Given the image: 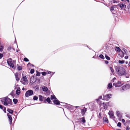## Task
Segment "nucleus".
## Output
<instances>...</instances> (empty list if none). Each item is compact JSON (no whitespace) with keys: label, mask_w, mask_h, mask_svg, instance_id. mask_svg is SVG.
<instances>
[{"label":"nucleus","mask_w":130,"mask_h":130,"mask_svg":"<svg viewBox=\"0 0 130 130\" xmlns=\"http://www.w3.org/2000/svg\"><path fill=\"white\" fill-rule=\"evenodd\" d=\"M7 115L8 118L10 123V124H11L12 123V117H11V116L9 115V113H7Z\"/></svg>","instance_id":"9d476101"},{"label":"nucleus","mask_w":130,"mask_h":130,"mask_svg":"<svg viewBox=\"0 0 130 130\" xmlns=\"http://www.w3.org/2000/svg\"><path fill=\"white\" fill-rule=\"evenodd\" d=\"M20 88H19V89H17L16 90V93L17 94L19 95L20 94Z\"/></svg>","instance_id":"f3484780"},{"label":"nucleus","mask_w":130,"mask_h":130,"mask_svg":"<svg viewBox=\"0 0 130 130\" xmlns=\"http://www.w3.org/2000/svg\"><path fill=\"white\" fill-rule=\"evenodd\" d=\"M105 63L106 64H108V61H105Z\"/></svg>","instance_id":"5fc2aeb1"},{"label":"nucleus","mask_w":130,"mask_h":130,"mask_svg":"<svg viewBox=\"0 0 130 130\" xmlns=\"http://www.w3.org/2000/svg\"><path fill=\"white\" fill-rule=\"evenodd\" d=\"M22 90H25V88H22Z\"/></svg>","instance_id":"bf43d9fd"},{"label":"nucleus","mask_w":130,"mask_h":130,"mask_svg":"<svg viewBox=\"0 0 130 130\" xmlns=\"http://www.w3.org/2000/svg\"><path fill=\"white\" fill-rule=\"evenodd\" d=\"M121 123L120 122H118L117 125V126L120 127H121Z\"/></svg>","instance_id":"ea45409f"},{"label":"nucleus","mask_w":130,"mask_h":130,"mask_svg":"<svg viewBox=\"0 0 130 130\" xmlns=\"http://www.w3.org/2000/svg\"><path fill=\"white\" fill-rule=\"evenodd\" d=\"M42 89L44 92L47 91L48 90L47 88L45 86H43L42 87Z\"/></svg>","instance_id":"2eb2a0df"},{"label":"nucleus","mask_w":130,"mask_h":130,"mask_svg":"<svg viewBox=\"0 0 130 130\" xmlns=\"http://www.w3.org/2000/svg\"><path fill=\"white\" fill-rule=\"evenodd\" d=\"M112 119H114L115 118L113 114L109 116Z\"/></svg>","instance_id":"4c0bfd02"},{"label":"nucleus","mask_w":130,"mask_h":130,"mask_svg":"<svg viewBox=\"0 0 130 130\" xmlns=\"http://www.w3.org/2000/svg\"><path fill=\"white\" fill-rule=\"evenodd\" d=\"M103 107L104 109H106L107 108V105L106 104H103Z\"/></svg>","instance_id":"a878e982"},{"label":"nucleus","mask_w":130,"mask_h":130,"mask_svg":"<svg viewBox=\"0 0 130 130\" xmlns=\"http://www.w3.org/2000/svg\"><path fill=\"white\" fill-rule=\"evenodd\" d=\"M116 68V71L119 76H122L126 74L125 69L121 67H117Z\"/></svg>","instance_id":"f257e3e1"},{"label":"nucleus","mask_w":130,"mask_h":130,"mask_svg":"<svg viewBox=\"0 0 130 130\" xmlns=\"http://www.w3.org/2000/svg\"><path fill=\"white\" fill-rule=\"evenodd\" d=\"M110 69L112 74H113L114 73V71L113 69L111 67H110Z\"/></svg>","instance_id":"b1692460"},{"label":"nucleus","mask_w":130,"mask_h":130,"mask_svg":"<svg viewBox=\"0 0 130 130\" xmlns=\"http://www.w3.org/2000/svg\"><path fill=\"white\" fill-rule=\"evenodd\" d=\"M29 64H30V63H29L28 64V65Z\"/></svg>","instance_id":"e2e57ef3"},{"label":"nucleus","mask_w":130,"mask_h":130,"mask_svg":"<svg viewBox=\"0 0 130 130\" xmlns=\"http://www.w3.org/2000/svg\"><path fill=\"white\" fill-rule=\"evenodd\" d=\"M99 57L102 59H104L105 58L104 57L102 54H101L99 56Z\"/></svg>","instance_id":"473e14b6"},{"label":"nucleus","mask_w":130,"mask_h":130,"mask_svg":"<svg viewBox=\"0 0 130 130\" xmlns=\"http://www.w3.org/2000/svg\"><path fill=\"white\" fill-rule=\"evenodd\" d=\"M125 77L126 78H129V75L128 74L126 75L125 76Z\"/></svg>","instance_id":"09e8293b"},{"label":"nucleus","mask_w":130,"mask_h":130,"mask_svg":"<svg viewBox=\"0 0 130 130\" xmlns=\"http://www.w3.org/2000/svg\"><path fill=\"white\" fill-rule=\"evenodd\" d=\"M122 122L124 123L125 122V121L124 119H122Z\"/></svg>","instance_id":"de8ad7c7"},{"label":"nucleus","mask_w":130,"mask_h":130,"mask_svg":"<svg viewBox=\"0 0 130 130\" xmlns=\"http://www.w3.org/2000/svg\"><path fill=\"white\" fill-rule=\"evenodd\" d=\"M33 94V91L31 90H29L26 92L25 94V96L26 97H28L32 95Z\"/></svg>","instance_id":"39448f33"},{"label":"nucleus","mask_w":130,"mask_h":130,"mask_svg":"<svg viewBox=\"0 0 130 130\" xmlns=\"http://www.w3.org/2000/svg\"><path fill=\"white\" fill-rule=\"evenodd\" d=\"M39 100L40 101H43L42 96L41 95L39 96Z\"/></svg>","instance_id":"bb28decb"},{"label":"nucleus","mask_w":130,"mask_h":130,"mask_svg":"<svg viewBox=\"0 0 130 130\" xmlns=\"http://www.w3.org/2000/svg\"><path fill=\"white\" fill-rule=\"evenodd\" d=\"M112 84L111 83H109L108 85V87L109 88V89L111 88L112 87Z\"/></svg>","instance_id":"4be33fe9"},{"label":"nucleus","mask_w":130,"mask_h":130,"mask_svg":"<svg viewBox=\"0 0 130 130\" xmlns=\"http://www.w3.org/2000/svg\"><path fill=\"white\" fill-rule=\"evenodd\" d=\"M125 59H127L128 58V57L127 56H126L125 57Z\"/></svg>","instance_id":"6e6d98bb"},{"label":"nucleus","mask_w":130,"mask_h":130,"mask_svg":"<svg viewBox=\"0 0 130 130\" xmlns=\"http://www.w3.org/2000/svg\"><path fill=\"white\" fill-rule=\"evenodd\" d=\"M3 46H0V52H2L3 50Z\"/></svg>","instance_id":"2f4dec72"},{"label":"nucleus","mask_w":130,"mask_h":130,"mask_svg":"<svg viewBox=\"0 0 130 130\" xmlns=\"http://www.w3.org/2000/svg\"><path fill=\"white\" fill-rule=\"evenodd\" d=\"M37 73L36 74V76H40V72H38L37 71Z\"/></svg>","instance_id":"79ce46f5"},{"label":"nucleus","mask_w":130,"mask_h":130,"mask_svg":"<svg viewBox=\"0 0 130 130\" xmlns=\"http://www.w3.org/2000/svg\"><path fill=\"white\" fill-rule=\"evenodd\" d=\"M17 69L18 70L20 71L22 70V67H21V66H19L18 67Z\"/></svg>","instance_id":"7c9ffc66"},{"label":"nucleus","mask_w":130,"mask_h":130,"mask_svg":"<svg viewBox=\"0 0 130 130\" xmlns=\"http://www.w3.org/2000/svg\"><path fill=\"white\" fill-rule=\"evenodd\" d=\"M53 102L54 104L57 105H59L60 102L56 99L54 100L53 101Z\"/></svg>","instance_id":"f8f14e48"},{"label":"nucleus","mask_w":130,"mask_h":130,"mask_svg":"<svg viewBox=\"0 0 130 130\" xmlns=\"http://www.w3.org/2000/svg\"><path fill=\"white\" fill-rule=\"evenodd\" d=\"M16 80L17 81H19L20 80L19 78L18 77V74L16 73L15 74Z\"/></svg>","instance_id":"a211bd4d"},{"label":"nucleus","mask_w":130,"mask_h":130,"mask_svg":"<svg viewBox=\"0 0 130 130\" xmlns=\"http://www.w3.org/2000/svg\"><path fill=\"white\" fill-rule=\"evenodd\" d=\"M130 128L129 126H127L126 128V130H129Z\"/></svg>","instance_id":"49530a36"},{"label":"nucleus","mask_w":130,"mask_h":130,"mask_svg":"<svg viewBox=\"0 0 130 130\" xmlns=\"http://www.w3.org/2000/svg\"><path fill=\"white\" fill-rule=\"evenodd\" d=\"M51 100H52L54 99H57L54 95H52L51 96Z\"/></svg>","instance_id":"5701e85b"},{"label":"nucleus","mask_w":130,"mask_h":130,"mask_svg":"<svg viewBox=\"0 0 130 130\" xmlns=\"http://www.w3.org/2000/svg\"><path fill=\"white\" fill-rule=\"evenodd\" d=\"M17 52H18V51H17Z\"/></svg>","instance_id":"774afa93"},{"label":"nucleus","mask_w":130,"mask_h":130,"mask_svg":"<svg viewBox=\"0 0 130 130\" xmlns=\"http://www.w3.org/2000/svg\"><path fill=\"white\" fill-rule=\"evenodd\" d=\"M51 72L50 71H48V74H50L51 73Z\"/></svg>","instance_id":"13d9d810"},{"label":"nucleus","mask_w":130,"mask_h":130,"mask_svg":"<svg viewBox=\"0 0 130 130\" xmlns=\"http://www.w3.org/2000/svg\"><path fill=\"white\" fill-rule=\"evenodd\" d=\"M105 57L106 59H107L108 60H109L110 59V58L108 56H107L106 55H105Z\"/></svg>","instance_id":"c9c22d12"},{"label":"nucleus","mask_w":130,"mask_h":130,"mask_svg":"<svg viewBox=\"0 0 130 130\" xmlns=\"http://www.w3.org/2000/svg\"><path fill=\"white\" fill-rule=\"evenodd\" d=\"M15 61L14 60H13L11 58L8 59L7 61V63L9 66L12 68H13L14 67V63H15Z\"/></svg>","instance_id":"7ed1b4c3"},{"label":"nucleus","mask_w":130,"mask_h":130,"mask_svg":"<svg viewBox=\"0 0 130 130\" xmlns=\"http://www.w3.org/2000/svg\"><path fill=\"white\" fill-rule=\"evenodd\" d=\"M3 57V55L0 53V59H1Z\"/></svg>","instance_id":"a18cd8bd"},{"label":"nucleus","mask_w":130,"mask_h":130,"mask_svg":"<svg viewBox=\"0 0 130 130\" xmlns=\"http://www.w3.org/2000/svg\"><path fill=\"white\" fill-rule=\"evenodd\" d=\"M118 5H119L121 9H124L126 7V5H125L124 4H118Z\"/></svg>","instance_id":"1a4fd4ad"},{"label":"nucleus","mask_w":130,"mask_h":130,"mask_svg":"<svg viewBox=\"0 0 130 130\" xmlns=\"http://www.w3.org/2000/svg\"><path fill=\"white\" fill-rule=\"evenodd\" d=\"M3 100L5 101L3 103V104L5 106H7L8 104L12 105V102L11 100L8 97H6L3 99Z\"/></svg>","instance_id":"f03ea898"},{"label":"nucleus","mask_w":130,"mask_h":130,"mask_svg":"<svg viewBox=\"0 0 130 130\" xmlns=\"http://www.w3.org/2000/svg\"><path fill=\"white\" fill-rule=\"evenodd\" d=\"M129 88H130V85L128 84L125 85H124L121 88L120 90L122 91Z\"/></svg>","instance_id":"20e7f679"},{"label":"nucleus","mask_w":130,"mask_h":130,"mask_svg":"<svg viewBox=\"0 0 130 130\" xmlns=\"http://www.w3.org/2000/svg\"><path fill=\"white\" fill-rule=\"evenodd\" d=\"M128 65H129V66H130V62H129V63Z\"/></svg>","instance_id":"680f3d73"},{"label":"nucleus","mask_w":130,"mask_h":130,"mask_svg":"<svg viewBox=\"0 0 130 130\" xmlns=\"http://www.w3.org/2000/svg\"><path fill=\"white\" fill-rule=\"evenodd\" d=\"M103 122H105L106 123L108 122V119L105 117H104L103 118Z\"/></svg>","instance_id":"dca6fc26"},{"label":"nucleus","mask_w":130,"mask_h":130,"mask_svg":"<svg viewBox=\"0 0 130 130\" xmlns=\"http://www.w3.org/2000/svg\"><path fill=\"white\" fill-rule=\"evenodd\" d=\"M125 0H121L122 1H124Z\"/></svg>","instance_id":"338daca9"},{"label":"nucleus","mask_w":130,"mask_h":130,"mask_svg":"<svg viewBox=\"0 0 130 130\" xmlns=\"http://www.w3.org/2000/svg\"><path fill=\"white\" fill-rule=\"evenodd\" d=\"M113 3H117V1H116L115 0H113Z\"/></svg>","instance_id":"3c124183"},{"label":"nucleus","mask_w":130,"mask_h":130,"mask_svg":"<svg viewBox=\"0 0 130 130\" xmlns=\"http://www.w3.org/2000/svg\"><path fill=\"white\" fill-rule=\"evenodd\" d=\"M46 101H47L48 103H50L51 101L50 99V98L49 97L47 98L46 99V100H45L44 101V102L45 103H46Z\"/></svg>","instance_id":"aec40b11"},{"label":"nucleus","mask_w":130,"mask_h":130,"mask_svg":"<svg viewBox=\"0 0 130 130\" xmlns=\"http://www.w3.org/2000/svg\"><path fill=\"white\" fill-rule=\"evenodd\" d=\"M6 108H5V110L4 109H3V110L4 111V112H5V113H6Z\"/></svg>","instance_id":"4d7b16f0"},{"label":"nucleus","mask_w":130,"mask_h":130,"mask_svg":"<svg viewBox=\"0 0 130 130\" xmlns=\"http://www.w3.org/2000/svg\"><path fill=\"white\" fill-rule=\"evenodd\" d=\"M34 72V70L33 69H31L30 70V73L31 74H33Z\"/></svg>","instance_id":"e433bc0d"},{"label":"nucleus","mask_w":130,"mask_h":130,"mask_svg":"<svg viewBox=\"0 0 130 130\" xmlns=\"http://www.w3.org/2000/svg\"><path fill=\"white\" fill-rule=\"evenodd\" d=\"M0 108L1 109H4L5 110V107H4L2 105H0Z\"/></svg>","instance_id":"c85d7f7f"},{"label":"nucleus","mask_w":130,"mask_h":130,"mask_svg":"<svg viewBox=\"0 0 130 130\" xmlns=\"http://www.w3.org/2000/svg\"><path fill=\"white\" fill-rule=\"evenodd\" d=\"M118 116H119L120 115V112L118 111H117L116 112Z\"/></svg>","instance_id":"37998d69"},{"label":"nucleus","mask_w":130,"mask_h":130,"mask_svg":"<svg viewBox=\"0 0 130 130\" xmlns=\"http://www.w3.org/2000/svg\"><path fill=\"white\" fill-rule=\"evenodd\" d=\"M112 95L111 94H108L106 95H103L104 98L103 100H107L108 99H110L111 98Z\"/></svg>","instance_id":"0eeeda50"},{"label":"nucleus","mask_w":130,"mask_h":130,"mask_svg":"<svg viewBox=\"0 0 130 130\" xmlns=\"http://www.w3.org/2000/svg\"><path fill=\"white\" fill-rule=\"evenodd\" d=\"M113 86L116 87H121L122 85V84H121L120 82L118 81L116 83H115V82L113 83Z\"/></svg>","instance_id":"423d86ee"},{"label":"nucleus","mask_w":130,"mask_h":130,"mask_svg":"<svg viewBox=\"0 0 130 130\" xmlns=\"http://www.w3.org/2000/svg\"><path fill=\"white\" fill-rule=\"evenodd\" d=\"M24 60L26 62H28L29 61V60L26 58H24Z\"/></svg>","instance_id":"58836bf2"},{"label":"nucleus","mask_w":130,"mask_h":130,"mask_svg":"<svg viewBox=\"0 0 130 130\" xmlns=\"http://www.w3.org/2000/svg\"><path fill=\"white\" fill-rule=\"evenodd\" d=\"M114 9V8L113 7H111L110 8V10L111 12H112V13H114L112 12V11Z\"/></svg>","instance_id":"72a5a7b5"},{"label":"nucleus","mask_w":130,"mask_h":130,"mask_svg":"<svg viewBox=\"0 0 130 130\" xmlns=\"http://www.w3.org/2000/svg\"><path fill=\"white\" fill-rule=\"evenodd\" d=\"M115 50L118 52H120L121 51V49L120 48L118 47H116Z\"/></svg>","instance_id":"412c9836"},{"label":"nucleus","mask_w":130,"mask_h":130,"mask_svg":"<svg viewBox=\"0 0 130 130\" xmlns=\"http://www.w3.org/2000/svg\"><path fill=\"white\" fill-rule=\"evenodd\" d=\"M38 99V98L36 96H35L33 98V99L34 100H37Z\"/></svg>","instance_id":"f704fd0d"},{"label":"nucleus","mask_w":130,"mask_h":130,"mask_svg":"<svg viewBox=\"0 0 130 130\" xmlns=\"http://www.w3.org/2000/svg\"><path fill=\"white\" fill-rule=\"evenodd\" d=\"M18 100L16 99H14L13 100V101L15 104H16L18 102Z\"/></svg>","instance_id":"cd10ccee"},{"label":"nucleus","mask_w":130,"mask_h":130,"mask_svg":"<svg viewBox=\"0 0 130 130\" xmlns=\"http://www.w3.org/2000/svg\"><path fill=\"white\" fill-rule=\"evenodd\" d=\"M113 114V112L112 110H110L108 112V114L110 116Z\"/></svg>","instance_id":"393cba45"},{"label":"nucleus","mask_w":130,"mask_h":130,"mask_svg":"<svg viewBox=\"0 0 130 130\" xmlns=\"http://www.w3.org/2000/svg\"><path fill=\"white\" fill-rule=\"evenodd\" d=\"M126 64H127V62H126Z\"/></svg>","instance_id":"0e129e2a"},{"label":"nucleus","mask_w":130,"mask_h":130,"mask_svg":"<svg viewBox=\"0 0 130 130\" xmlns=\"http://www.w3.org/2000/svg\"><path fill=\"white\" fill-rule=\"evenodd\" d=\"M11 49V47H8V50H10Z\"/></svg>","instance_id":"603ef678"},{"label":"nucleus","mask_w":130,"mask_h":130,"mask_svg":"<svg viewBox=\"0 0 130 130\" xmlns=\"http://www.w3.org/2000/svg\"><path fill=\"white\" fill-rule=\"evenodd\" d=\"M124 1L125 2H126V1H127V2L128 3H129V0H125Z\"/></svg>","instance_id":"864d4df0"},{"label":"nucleus","mask_w":130,"mask_h":130,"mask_svg":"<svg viewBox=\"0 0 130 130\" xmlns=\"http://www.w3.org/2000/svg\"><path fill=\"white\" fill-rule=\"evenodd\" d=\"M46 74V73L45 72H42V74L43 75H45Z\"/></svg>","instance_id":"a19ab883"},{"label":"nucleus","mask_w":130,"mask_h":130,"mask_svg":"<svg viewBox=\"0 0 130 130\" xmlns=\"http://www.w3.org/2000/svg\"><path fill=\"white\" fill-rule=\"evenodd\" d=\"M87 108L84 107L83 109L81 110V113L82 116H84L87 110Z\"/></svg>","instance_id":"9b49d317"},{"label":"nucleus","mask_w":130,"mask_h":130,"mask_svg":"<svg viewBox=\"0 0 130 130\" xmlns=\"http://www.w3.org/2000/svg\"><path fill=\"white\" fill-rule=\"evenodd\" d=\"M79 121L82 122V123H85L86 122V120H85V118L84 117H83L82 118H80L78 119Z\"/></svg>","instance_id":"6e6552de"},{"label":"nucleus","mask_w":130,"mask_h":130,"mask_svg":"<svg viewBox=\"0 0 130 130\" xmlns=\"http://www.w3.org/2000/svg\"><path fill=\"white\" fill-rule=\"evenodd\" d=\"M123 50L124 51L125 53L127 51V50L125 49V48H123Z\"/></svg>","instance_id":"8fccbe9b"},{"label":"nucleus","mask_w":130,"mask_h":130,"mask_svg":"<svg viewBox=\"0 0 130 130\" xmlns=\"http://www.w3.org/2000/svg\"><path fill=\"white\" fill-rule=\"evenodd\" d=\"M124 60H119V63L121 64H123L124 63Z\"/></svg>","instance_id":"c756f323"},{"label":"nucleus","mask_w":130,"mask_h":130,"mask_svg":"<svg viewBox=\"0 0 130 130\" xmlns=\"http://www.w3.org/2000/svg\"><path fill=\"white\" fill-rule=\"evenodd\" d=\"M54 73H52V75L54 74Z\"/></svg>","instance_id":"69168bd1"},{"label":"nucleus","mask_w":130,"mask_h":130,"mask_svg":"<svg viewBox=\"0 0 130 130\" xmlns=\"http://www.w3.org/2000/svg\"><path fill=\"white\" fill-rule=\"evenodd\" d=\"M22 79L25 82H26L27 81V78L26 77V75H23V74L22 75Z\"/></svg>","instance_id":"4468645a"},{"label":"nucleus","mask_w":130,"mask_h":130,"mask_svg":"<svg viewBox=\"0 0 130 130\" xmlns=\"http://www.w3.org/2000/svg\"><path fill=\"white\" fill-rule=\"evenodd\" d=\"M7 111L8 112L12 114L13 112V111L11 109L8 108L7 110Z\"/></svg>","instance_id":"6ab92c4d"},{"label":"nucleus","mask_w":130,"mask_h":130,"mask_svg":"<svg viewBox=\"0 0 130 130\" xmlns=\"http://www.w3.org/2000/svg\"><path fill=\"white\" fill-rule=\"evenodd\" d=\"M102 96H99V98L98 99H96V100H97V101H98V100H99V99H102Z\"/></svg>","instance_id":"c03bdc74"},{"label":"nucleus","mask_w":130,"mask_h":130,"mask_svg":"<svg viewBox=\"0 0 130 130\" xmlns=\"http://www.w3.org/2000/svg\"><path fill=\"white\" fill-rule=\"evenodd\" d=\"M78 107H79V106H75V108H77Z\"/></svg>","instance_id":"052dcab7"},{"label":"nucleus","mask_w":130,"mask_h":130,"mask_svg":"<svg viewBox=\"0 0 130 130\" xmlns=\"http://www.w3.org/2000/svg\"><path fill=\"white\" fill-rule=\"evenodd\" d=\"M119 55L122 58L124 56V53L122 51H121L119 53Z\"/></svg>","instance_id":"ddd939ff"}]
</instances>
